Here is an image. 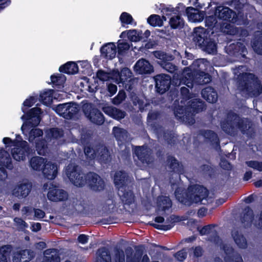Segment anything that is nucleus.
Returning <instances> with one entry per match:
<instances>
[{
	"instance_id": "obj_32",
	"label": "nucleus",
	"mask_w": 262,
	"mask_h": 262,
	"mask_svg": "<svg viewBox=\"0 0 262 262\" xmlns=\"http://www.w3.org/2000/svg\"><path fill=\"white\" fill-rule=\"evenodd\" d=\"M59 255L55 249H47L44 252V257L42 262H60Z\"/></svg>"
},
{
	"instance_id": "obj_31",
	"label": "nucleus",
	"mask_w": 262,
	"mask_h": 262,
	"mask_svg": "<svg viewBox=\"0 0 262 262\" xmlns=\"http://www.w3.org/2000/svg\"><path fill=\"white\" fill-rule=\"evenodd\" d=\"M202 97L210 103H214L217 101V95L211 87H207L202 91Z\"/></svg>"
},
{
	"instance_id": "obj_16",
	"label": "nucleus",
	"mask_w": 262,
	"mask_h": 262,
	"mask_svg": "<svg viewBox=\"0 0 262 262\" xmlns=\"http://www.w3.org/2000/svg\"><path fill=\"white\" fill-rule=\"evenodd\" d=\"M231 237L238 248L245 249L248 247L246 238L238 227H234L231 230Z\"/></svg>"
},
{
	"instance_id": "obj_40",
	"label": "nucleus",
	"mask_w": 262,
	"mask_h": 262,
	"mask_svg": "<svg viewBox=\"0 0 262 262\" xmlns=\"http://www.w3.org/2000/svg\"><path fill=\"white\" fill-rule=\"evenodd\" d=\"M168 166L173 171L179 173H182L184 172L182 165L180 164L178 161L173 157L169 158L168 160Z\"/></svg>"
},
{
	"instance_id": "obj_7",
	"label": "nucleus",
	"mask_w": 262,
	"mask_h": 262,
	"mask_svg": "<svg viewBox=\"0 0 262 262\" xmlns=\"http://www.w3.org/2000/svg\"><path fill=\"white\" fill-rule=\"evenodd\" d=\"M66 173L70 181L75 186L82 187L87 183L88 179L75 164H69L66 169Z\"/></svg>"
},
{
	"instance_id": "obj_26",
	"label": "nucleus",
	"mask_w": 262,
	"mask_h": 262,
	"mask_svg": "<svg viewBox=\"0 0 262 262\" xmlns=\"http://www.w3.org/2000/svg\"><path fill=\"white\" fill-rule=\"evenodd\" d=\"M188 19L192 22H198L203 20L204 17L203 12L193 7H188L186 10Z\"/></svg>"
},
{
	"instance_id": "obj_53",
	"label": "nucleus",
	"mask_w": 262,
	"mask_h": 262,
	"mask_svg": "<svg viewBox=\"0 0 262 262\" xmlns=\"http://www.w3.org/2000/svg\"><path fill=\"white\" fill-rule=\"evenodd\" d=\"M115 207L116 203L115 201L112 199H109L105 202L103 208L104 211L106 212H110L113 211Z\"/></svg>"
},
{
	"instance_id": "obj_11",
	"label": "nucleus",
	"mask_w": 262,
	"mask_h": 262,
	"mask_svg": "<svg viewBox=\"0 0 262 262\" xmlns=\"http://www.w3.org/2000/svg\"><path fill=\"white\" fill-rule=\"evenodd\" d=\"M40 114L41 110L39 108L34 107L30 110L26 115V121L21 126V130L23 132L25 130L29 129L30 128L36 126L39 124L40 121ZM25 117H26V116H23L22 118Z\"/></svg>"
},
{
	"instance_id": "obj_36",
	"label": "nucleus",
	"mask_w": 262,
	"mask_h": 262,
	"mask_svg": "<svg viewBox=\"0 0 262 262\" xmlns=\"http://www.w3.org/2000/svg\"><path fill=\"white\" fill-rule=\"evenodd\" d=\"M169 24L172 29H181L185 24L183 18L180 15H173L169 19Z\"/></svg>"
},
{
	"instance_id": "obj_24",
	"label": "nucleus",
	"mask_w": 262,
	"mask_h": 262,
	"mask_svg": "<svg viewBox=\"0 0 262 262\" xmlns=\"http://www.w3.org/2000/svg\"><path fill=\"white\" fill-rule=\"evenodd\" d=\"M35 256L33 251L30 250H23L16 254L13 258V262H28Z\"/></svg>"
},
{
	"instance_id": "obj_49",
	"label": "nucleus",
	"mask_w": 262,
	"mask_h": 262,
	"mask_svg": "<svg viewBox=\"0 0 262 262\" xmlns=\"http://www.w3.org/2000/svg\"><path fill=\"white\" fill-rule=\"evenodd\" d=\"M148 23L152 26H161L163 25V20L158 15H151L147 19Z\"/></svg>"
},
{
	"instance_id": "obj_21",
	"label": "nucleus",
	"mask_w": 262,
	"mask_h": 262,
	"mask_svg": "<svg viewBox=\"0 0 262 262\" xmlns=\"http://www.w3.org/2000/svg\"><path fill=\"white\" fill-rule=\"evenodd\" d=\"M42 171L46 178L50 180H53L57 176L58 166L55 163L48 161L45 165Z\"/></svg>"
},
{
	"instance_id": "obj_19",
	"label": "nucleus",
	"mask_w": 262,
	"mask_h": 262,
	"mask_svg": "<svg viewBox=\"0 0 262 262\" xmlns=\"http://www.w3.org/2000/svg\"><path fill=\"white\" fill-rule=\"evenodd\" d=\"M118 194L124 205L129 206L135 202V195L133 192L126 187L120 188L118 190Z\"/></svg>"
},
{
	"instance_id": "obj_8",
	"label": "nucleus",
	"mask_w": 262,
	"mask_h": 262,
	"mask_svg": "<svg viewBox=\"0 0 262 262\" xmlns=\"http://www.w3.org/2000/svg\"><path fill=\"white\" fill-rule=\"evenodd\" d=\"M84 153L88 158L93 159L97 158L101 162H105L110 157L108 149L102 145L96 146L94 149L86 146L84 148Z\"/></svg>"
},
{
	"instance_id": "obj_44",
	"label": "nucleus",
	"mask_w": 262,
	"mask_h": 262,
	"mask_svg": "<svg viewBox=\"0 0 262 262\" xmlns=\"http://www.w3.org/2000/svg\"><path fill=\"white\" fill-rule=\"evenodd\" d=\"M113 132L115 137L118 141L123 142L127 140V133L122 128L114 127Z\"/></svg>"
},
{
	"instance_id": "obj_39",
	"label": "nucleus",
	"mask_w": 262,
	"mask_h": 262,
	"mask_svg": "<svg viewBox=\"0 0 262 262\" xmlns=\"http://www.w3.org/2000/svg\"><path fill=\"white\" fill-rule=\"evenodd\" d=\"M255 36L252 43V48L258 54L262 55V32H257Z\"/></svg>"
},
{
	"instance_id": "obj_3",
	"label": "nucleus",
	"mask_w": 262,
	"mask_h": 262,
	"mask_svg": "<svg viewBox=\"0 0 262 262\" xmlns=\"http://www.w3.org/2000/svg\"><path fill=\"white\" fill-rule=\"evenodd\" d=\"M238 89L251 96H258L262 92V85L257 77L250 73L240 74L237 81Z\"/></svg>"
},
{
	"instance_id": "obj_28",
	"label": "nucleus",
	"mask_w": 262,
	"mask_h": 262,
	"mask_svg": "<svg viewBox=\"0 0 262 262\" xmlns=\"http://www.w3.org/2000/svg\"><path fill=\"white\" fill-rule=\"evenodd\" d=\"M101 53L104 57L112 59L116 56V47L114 43L110 42L102 46Z\"/></svg>"
},
{
	"instance_id": "obj_27",
	"label": "nucleus",
	"mask_w": 262,
	"mask_h": 262,
	"mask_svg": "<svg viewBox=\"0 0 262 262\" xmlns=\"http://www.w3.org/2000/svg\"><path fill=\"white\" fill-rule=\"evenodd\" d=\"M102 110L106 114L117 120L124 118L126 115L125 112L113 106H104Z\"/></svg>"
},
{
	"instance_id": "obj_6",
	"label": "nucleus",
	"mask_w": 262,
	"mask_h": 262,
	"mask_svg": "<svg viewBox=\"0 0 262 262\" xmlns=\"http://www.w3.org/2000/svg\"><path fill=\"white\" fill-rule=\"evenodd\" d=\"M3 142L6 144V148L13 146L11 149V154L13 158L16 161H24L30 152L28 143L25 141L16 142L12 141L9 138H4Z\"/></svg>"
},
{
	"instance_id": "obj_13",
	"label": "nucleus",
	"mask_w": 262,
	"mask_h": 262,
	"mask_svg": "<svg viewBox=\"0 0 262 262\" xmlns=\"http://www.w3.org/2000/svg\"><path fill=\"white\" fill-rule=\"evenodd\" d=\"M5 167L11 169L12 167L11 158L9 154L4 149L0 150V179H5L7 176V173Z\"/></svg>"
},
{
	"instance_id": "obj_29",
	"label": "nucleus",
	"mask_w": 262,
	"mask_h": 262,
	"mask_svg": "<svg viewBox=\"0 0 262 262\" xmlns=\"http://www.w3.org/2000/svg\"><path fill=\"white\" fill-rule=\"evenodd\" d=\"M241 220L245 227H248L252 224H253L255 219H254V213L252 209L249 207L245 208Z\"/></svg>"
},
{
	"instance_id": "obj_60",
	"label": "nucleus",
	"mask_w": 262,
	"mask_h": 262,
	"mask_svg": "<svg viewBox=\"0 0 262 262\" xmlns=\"http://www.w3.org/2000/svg\"><path fill=\"white\" fill-rule=\"evenodd\" d=\"M160 64L164 69L169 73H173L177 70L176 67L169 62L163 61V62H161Z\"/></svg>"
},
{
	"instance_id": "obj_1",
	"label": "nucleus",
	"mask_w": 262,
	"mask_h": 262,
	"mask_svg": "<svg viewBox=\"0 0 262 262\" xmlns=\"http://www.w3.org/2000/svg\"><path fill=\"white\" fill-rule=\"evenodd\" d=\"M209 62L205 59H199L194 61L190 67L185 68L180 79V84H185L192 88L193 83L204 84L211 81L210 76L203 72L206 70Z\"/></svg>"
},
{
	"instance_id": "obj_51",
	"label": "nucleus",
	"mask_w": 262,
	"mask_h": 262,
	"mask_svg": "<svg viewBox=\"0 0 262 262\" xmlns=\"http://www.w3.org/2000/svg\"><path fill=\"white\" fill-rule=\"evenodd\" d=\"M133 103L135 105H138L140 110H143L148 105L147 100L144 98L135 97L133 98Z\"/></svg>"
},
{
	"instance_id": "obj_17",
	"label": "nucleus",
	"mask_w": 262,
	"mask_h": 262,
	"mask_svg": "<svg viewBox=\"0 0 262 262\" xmlns=\"http://www.w3.org/2000/svg\"><path fill=\"white\" fill-rule=\"evenodd\" d=\"M135 154L142 163L147 164L152 160L151 156V150L146 146H138L135 149Z\"/></svg>"
},
{
	"instance_id": "obj_14",
	"label": "nucleus",
	"mask_w": 262,
	"mask_h": 262,
	"mask_svg": "<svg viewBox=\"0 0 262 262\" xmlns=\"http://www.w3.org/2000/svg\"><path fill=\"white\" fill-rule=\"evenodd\" d=\"M156 88L158 93H164L167 91L170 85L171 77L166 74H159L155 77Z\"/></svg>"
},
{
	"instance_id": "obj_18",
	"label": "nucleus",
	"mask_w": 262,
	"mask_h": 262,
	"mask_svg": "<svg viewBox=\"0 0 262 262\" xmlns=\"http://www.w3.org/2000/svg\"><path fill=\"white\" fill-rule=\"evenodd\" d=\"M31 188L32 185L30 183L19 184L13 189V194L18 198H25L30 192Z\"/></svg>"
},
{
	"instance_id": "obj_2",
	"label": "nucleus",
	"mask_w": 262,
	"mask_h": 262,
	"mask_svg": "<svg viewBox=\"0 0 262 262\" xmlns=\"http://www.w3.org/2000/svg\"><path fill=\"white\" fill-rule=\"evenodd\" d=\"M175 195L179 202L186 205L193 203L207 204L212 201V198L208 196L206 188L201 186H191L185 192L182 188L179 187L175 191Z\"/></svg>"
},
{
	"instance_id": "obj_5",
	"label": "nucleus",
	"mask_w": 262,
	"mask_h": 262,
	"mask_svg": "<svg viewBox=\"0 0 262 262\" xmlns=\"http://www.w3.org/2000/svg\"><path fill=\"white\" fill-rule=\"evenodd\" d=\"M221 126L224 131L231 135L233 134L237 129L244 133L250 127L247 120L241 119L238 116L234 114H229L227 120L222 122Z\"/></svg>"
},
{
	"instance_id": "obj_57",
	"label": "nucleus",
	"mask_w": 262,
	"mask_h": 262,
	"mask_svg": "<svg viewBox=\"0 0 262 262\" xmlns=\"http://www.w3.org/2000/svg\"><path fill=\"white\" fill-rule=\"evenodd\" d=\"M126 94L124 91H120L118 95L113 99L112 102L115 105H118L121 103L125 98Z\"/></svg>"
},
{
	"instance_id": "obj_56",
	"label": "nucleus",
	"mask_w": 262,
	"mask_h": 262,
	"mask_svg": "<svg viewBox=\"0 0 262 262\" xmlns=\"http://www.w3.org/2000/svg\"><path fill=\"white\" fill-rule=\"evenodd\" d=\"M115 252V262H125V254L122 249L116 248Z\"/></svg>"
},
{
	"instance_id": "obj_45",
	"label": "nucleus",
	"mask_w": 262,
	"mask_h": 262,
	"mask_svg": "<svg viewBox=\"0 0 262 262\" xmlns=\"http://www.w3.org/2000/svg\"><path fill=\"white\" fill-rule=\"evenodd\" d=\"M97 254L99 255V262H111V257L109 251L105 248L98 250Z\"/></svg>"
},
{
	"instance_id": "obj_15",
	"label": "nucleus",
	"mask_w": 262,
	"mask_h": 262,
	"mask_svg": "<svg viewBox=\"0 0 262 262\" xmlns=\"http://www.w3.org/2000/svg\"><path fill=\"white\" fill-rule=\"evenodd\" d=\"M86 178L87 183L93 190L97 191L104 189V182L97 174L94 172L88 173L86 174Z\"/></svg>"
},
{
	"instance_id": "obj_52",
	"label": "nucleus",
	"mask_w": 262,
	"mask_h": 262,
	"mask_svg": "<svg viewBox=\"0 0 262 262\" xmlns=\"http://www.w3.org/2000/svg\"><path fill=\"white\" fill-rule=\"evenodd\" d=\"M63 135L62 130L58 128H52L47 132V136L48 138L58 139Z\"/></svg>"
},
{
	"instance_id": "obj_64",
	"label": "nucleus",
	"mask_w": 262,
	"mask_h": 262,
	"mask_svg": "<svg viewBox=\"0 0 262 262\" xmlns=\"http://www.w3.org/2000/svg\"><path fill=\"white\" fill-rule=\"evenodd\" d=\"M253 225L256 228L262 230V210L256 217Z\"/></svg>"
},
{
	"instance_id": "obj_47",
	"label": "nucleus",
	"mask_w": 262,
	"mask_h": 262,
	"mask_svg": "<svg viewBox=\"0 0 262 262\" xmlns=\"http://www.w3.org/2000/svg\"><path fill=\"white\" fill-rule=\"evenodd\" d=\"M201 136L211 142L217 144L219 139L216 134L211 130H204L201 133Z\"/></svg>"
},
{
	"instance_id": "obj_58",
	"label": "nucleus",
	"mask_w": 262,
	"mask_h": 262,
	"mask_svg": "<svg viewBox=\"0 0 262 262\" xmlns=\"http://www.w3.org/2000/svg\"><path fill=\"white\" fill-rule=\"evenodd\" d=\"M91 133L90 131L85 128H82L80 131V138L79 140L82 144L85 143L88 139L91 137Z\"/></svg>"
},
{
	"instance_id": "obj_22",
	"label": "nucleus",
	"mask_w": 262,
	"mask_h": 262,
	"mask_svg": "<svg viewBox=\"0 0 262 262\" xmlns=\"http://www.w3.org/2000/svg\"><path fill=\"white\" fill-rule=\"evenodd\" d=\"M208 33L206 30L202 27L195 28L194 30V41L201 47L207 41Z\"/></svg>"
},
{
	"instance_id": "obj_48",
	"label": "nucleus",
	"mask_w": 262,
	"mask_h": 262,
	"mask_svg": "<svg viewBox=\"0 0 262 262\" xmlns=\"http://www.w3.org/2000/svg\"><path fill=\"white\" fill-rule=\"evenodd\" d=\"M201 47L210 54L215 53L216 50L215 43L210 38H208L204 43V45H202Z\"/></svg>"
},
{
	"instance_id": "obj_12",
	"label": "nucleus",
	"mask_w": 262,
	"mask_h": 262,
	"mask_svg": "<svg viewBox=\"0 0 262 262\" xmlns=\"http://www.w3.org/2000/svg\"><path fill=\"white\" fill-rule=\"evenodd\" d=\"M83 111L86 117L94 123L101 125L104 122V117L102 113L97 109L93 108L91 104H84Z\"/></svg>"
},
{
	"instance_id": "obj_33",
	"label": "nucleus",
	"mask_w": 262,
	"mask_h": 262,
	"mask_svg": "<svg viewBox=\"0 0 262 262\" xmlns=\"http://www.w3.org/2000/svg\"><path fill=\"white\" fill-rule=\"evenodd\" d=\"M47 162V160L42 157H35L30 160V165L31 168L35 170H42L45 165Z\"/></svg>"
},
{
	"instance_id": "obj_63",
	"label": "nucleus",
	"mask_w": 262,
	"mask_h": 262,
	"mask_svg": "<svg viewBox=\"0 0 262 262\" xmlns=\"http://www.w3.org/2000/svg\"><path fill=\"white\" fill-rule=\"evenodd\" d=\"M42 131L39 128L32 129L29 133V141L33 142L36 137L42 136Z\"/></svg>"
},
{
	"instance_id": "obj_62",
	"label": "nucleus",
	"mask_w": 262,
	"mask_h": 262,
	"mask_svg": "<svg viewBox=\"0 0 262 262\" xmlns=\"http://www.w3.org/2000/svg\"><path fill=\"white\" fill-rule=\"evenodd\" d=\"M36 150L39 155H45L46 152L47 145L45 141H40L36 143Z\"/></svg>"
},
{
	"instance_id": "obj_9",
	"label": "nucleus",
	"mask_w": 262,
	"mask_h": 262,
	"mask_svg": "<svg viewBox=\"0 0 262 262\" xmlns=\"http://www.w3.org/2000/svg\"><path fill=\"white\" fill-rule=\"evenodd\" d=\"M44 191L48 190V199L53 202L62 201L68 199V194L63 190L58 188L52 182H49L43 186Z\"/></svg>"
},
{
	"instance_id": "obj_41",
	"label": "nucleus",
	"mask_w": 262,
	"mask_h": 262,
	"mask_svg": "<svg viewBox=\"0 0 262 262\" xmlns=\"http://www.w3.org/2000/svg\"><path fill=\"white\" fill-rule=\"evenodd\" d=\"M59 70L62 72L73 74L78 72V68L75 62H70L60 67Z\"/></svg>"
},
{
	"instance_id": "obj_43",
	"label": "nucleus",
	"mask_w": 262,
	"mask_h": 262,
	"mask_svg": "<svg viewBox=\"0 0 262 262\" xmlns=\"http://www.w3.org/2000/svg\"><path fill=\"white\" fill-rule=\"evenodd\" d=\"M12 251V247L5 245L0 248V262H7Z\"/></svg>"
},
{
	"instance_id": "obj_35",
	"label": "nucleus",
	"mask_w": 262,
	"mask_h": 262,
	"mask_svg": "<svg viewBox=\"0 0 262 262\" xmlns=\"http://www.w3.org/2000/svg\"><path fill=\"white\" fill-rule=\"evenodd\" d=\"M171 202L168 197L159 196L157 199L158 211H165L171 206Z\"/></svg>"
},
{
	"instance_id": "obj_37",
	"label": "nucleus",
	"mask_w": 262,
	"mask_h": 262,
	"mask_svg": "<svg viewBox=\"0 0 262 262\" xmlns=\"http://www.w3.org/2000/svg\"><path fill=\"white\" fill-rule=\"evenodd\" d=\"M224 32L230 35H235L239 33L243 36L248 35V32L246 30H242L237 28L230 24H227L225 26V29L222 28Z\"/></svg>"
},
{
	"instance_id": "obj_50",
	"label": "nucleus",
	"mask_w": 262,
	"mask_h": 262,
	"mask_svg": "<svg viewBox=\"0 0 262 262\" xmlns=\"http://www.w3.org/2000/svg\"><path fill=\"white\" fill-rule=\"evenodd\" d=\"M40 100L44 104L47 105L52 101V93L51 90L45 92L40 94Z\"/></svg>"
},
{
	"instance_id": "obj_61",
	"label": "nucleus",
	"mask_w": 262,
	"mask_h": 262,
	"mask_svg": "<svg viewBox=\"0 0 262 262\" xmlns=\"http://www.w3.org/2000/svg\"><path fill=\"white\" fill-rule=\"evenodd\" d=\"M246 164L250 167L256 169L259 171H262V162L256 161H250L246 162Z\"/></svg>"
},
{
	"instance_id": "obj_10",
	"label": "nucleus",
	"mask_w": 262,
	"mask_h": 262,
	"mask_svg": "<svg viewBox=\"0 0 262 262\" xmlns=\"http://www.w3.org/2000/svg\"><path fill=\"white\" fill-rule=\"evenodd\" d=\"M56 113L66 119L76 117L79 111L78 105L74 103L60 104L54 108Z\"/></svg>"
},
{
	"instance_id": "obj_30",
	"label": "nucleus",
	"mask_w": 262,
	"mask_h": 262,
	"mask_svg": "<svg viewBox=\"0 0 262 262\" xmlns=\"http://www.w3.org/2000/svg\"><path fill=\"white\" fill-rule=\"evenodd\" d=\"M114 181L118 190L126 187L125 184L127 181V174L122 171H117L114 177Z\"/></svg>"
},
{
	"instance_id": "obj_23",
	"label": "nucleus",
	"mask_w": 262,
	"mask_h": 262,
	"mask_svg": "<svg viewBox=\"0 0 262 262\" xmlns=\"http://www.w3.org/2000/svg\"><path fill=\"white\" fill-rule=\"evenodd\" d=\"M132 74V72L128 68H124L120 72L118 70H114L113 72V78L116 83H119L130 78Z\"/></svg>"
},
{
	"instance_id": "obj_25",
	"label": "nucleus",
	"mask_w": 262,
	"mask_h": 262,
	"mask_svg": "<svg viewBox=\"0 0 262 262\" xmlns=\"http://www.w3.org/2000/svg\"><path fill=\"white\" fill-rule=\"evenodd\" d=\"M235 13L229 8L219 6L215 11V15L220 19L224 20H230L234 17Z\"/></svg>"
},
{
	"instance_id": "obj_38",
	"label": "nucleus",
	"mask_w": 262,
	"mask_h": 262,
	"mask_svg": "<svg viewBox=\"0 0 262 262\" xmlns=\"http://www.w3.org/2000/svg\"><path fill=\"white\" fill-rule=\"evenodd\" d=\"M227 256L225 258L226 262H243L240 254L234 253L232 248L225 249Z\"/></svg>"
},
{
	"instance_id": "obj_55",
	"label": "nucleus",
	"mask_w": 262,
	"mask_h": 262,
	"mask_svg": "<svg viewBox=\"0 0 262 262\" xmlns=\"http://www.w3.org/2000/svg\"><path fill=\"white\" fill-rule=\"evenodd\" d=\"M51 79L52 82L56 85H62L66 81V77L62 74L52 76Z\"/></svg>"
},
{
	"instance_id": "obj_59",
	"label": "nucleus",
	"mask_w": 262,
	"mask_h": 262,
	"mask_svg": "<svg viewBox=\"0 0 262 262\" xmlns=\"http://www.w3.org/2000/svg\"><path fill=\"white\" fill-rule=\"evenodd\" d=\"M14 225L18 230H24L28 227L27 224L21 218L14 219Z\"/></svg>"
},
{
	"instance_id": "obj_4",
	"label": "nucleus",
	"mask_w": 262,
	"mask_h": 262,
	"mask_svg": "<svg viewBox=\"0 0 262 262\" xmlns=\"http://www.w3.org/2000/svg\"><path fill=\"white\" fill-rule=\"evenodd\" d=\"M187 107L179 106L174 110L176 117L184 122L185 123L192 125L194 122V115L195 114L202 111L205 107L204 103L199 99H195L189 101Z\"/></svg>"
},
{
	"instance_id": "obj_46",
	"label": "nucleus",
	"mask_w": 262,
	"mask_h": 262,
	"mask_svg": "<svg viewBox=\"0 0 262 262\" xmlns=\"http://www.w3.org/2000/svg\"><path fill=\"white\" fill-rule=\"evenodd\" d=\"M127 35L128 38L132 41H138L142 38V36L139 32H137L135 30L128 31L127 33L123 32L121 35V37L125 35Z\"/></svg>"
},
{
	"instance_id": "obj_42",
	"label": "nucleus",
	"mask_w": 262,
	"mask_h": 262,
	"mask_svg": "<svg viewBox=\"0 0 262 262\" xmlns=\"http://www.w3.org/2000/svg\"><path fill=\"white\" fill-rule=\"evenodd\" d=\"M245 50V46L241 42H237L230 44L227 49L229 54H234L239 52H244Z\"/></svg>"
},
{
	"instance_id": "obj_20",
	"label": "nucleus",
	"mask_w": 262,
	"mask_h": 262,
	"mask_svg": "<svg viewBox=\"0 0 262 262\" xmlns=\"http://www.w3.org/2000/svg\"><path fill=\"white\" fill-rule=\"evenodd\" d=\"M134 70L139 74H150L153 71V68L148 61L141 59L136 62Z\"/></svg>"
},
{
	"instance_id": "obj_54",
	"label": "nucleus",
	"mask_w": 262,
	"mask_h": 262,
	"mask_svg": "<svg viewBox=\"0 0 262 262\" xmlns=\"http://www.w3.org/2000/svg\"><path fill=\"white\" fill-rule=\"evenodd\" d=\"M97 77L102 81H105L109 80L111 78H113V74L106 72L102 70H98L96 74Z\"/></svg>"
},
{
	"instance_id": "obj_34",
	"label": "nucleus",
	"mask_w": 262,
	"mask_h": 262,
	"mask_svg": "<svg viewBox=\"0 0 262 262\" xmlns=\"http://www.w3.org/2000/svg\"><path fill=\"white\" fill-rule=\"evenodd\" d=\"M126 262H140L142 253L140 251L134 253L131 248H127L125 251Z\"/></svg>"
}]
</instances>
